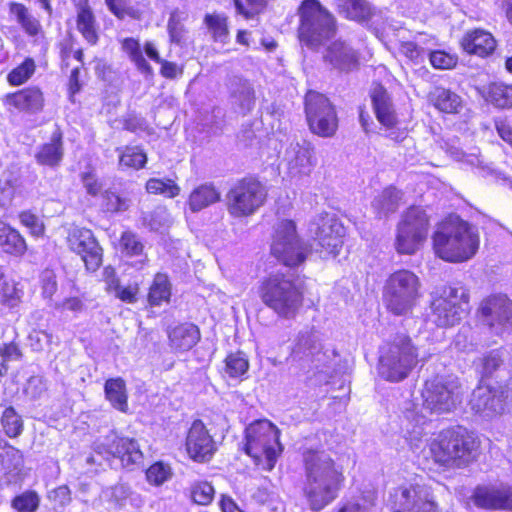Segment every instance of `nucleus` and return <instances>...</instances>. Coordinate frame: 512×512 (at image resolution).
<instances>
[{
  "instance_id": "nucleus-1",
  "label": "nucleus",
  "mask_w": 512,
  "mask_h": 512,
  "mask_svg": "<svg viewBox=\"0 0 512 512\" xmlns=\"http://www.w3.org/2000/svg\"><path fill=\"white\" fill-rule=\"evenodd\" d=\"M301 467V495L311 511L320 512L333 503L344 489V466L326 450L307 448L301 452Z\"/></svg>"
},
{
  "instance_id": "nucleus-2",
  "label": "nucleus",
  "mask_w": 512,
  "mask_h": 512,
  "mask_svg": "<svg viewBox=\"0 0 512 512\" xmlns=\"http://www.w3.org/2000/svg\"><path fill=\"white\" fill-rule=\"evenodd\" d=\"M427 448L433 464L442 470L464 469L477 461L481 440L463 426H450L434 434Z\"/></svg>"
},
{
  "instance_id": "nucleus-3",
  "label": "nucleus",
  "mask_w": 512,
  "mask_h": 512,
  "mask_svg": "<svg viewBox=\"0 0 512 512\" xmlns=\"http://www.w3.org/2000/svg\"><path fill=\"white\" fill-rule=\"evenodd\" d=\"M256 294L280 319L293 320L304 307V284L280 271L263 276L257 283Z\"/></svg>"
},
{
  "instance_id": "nucleus-4",
  "label": "nucleus",
  "mask_w": 512,
  "mask_h": 512,
  "mask_svg": "<svg viewBox=\"0 0 512 512\" xmlns=\"http://www.w3.org/2000/svg\"><path fill=\"white\" fill-rule=\"evenodd\" d=\"M477 230L460 217L447 218L432 235L434 253L449 263H462L471 259L479 249Z\"/></svg>"
},
{
  "instance_id": "nucleus-5",
  "label": "nucleus",
  "mask_w": 512,
  "mask_h": 512,
  "mask_svg": "<svg viewBox=\"0 0 512 512\" xmlns=\"http://www.w3.org/2000/svg\"><path fill=\"white\" fill-rule=\"evenodd\" d=\"M280 429L268 419L251 422L244 430L243 451L263 471L274 469L283 452Z\"/></svg>"
},
{
  "instance_id": "nucleus-6",
  "label": "nucleus",
  "mask_w": 512,
  "mask_h": 512,
  "mask_svg": "<svg viewBox=\"0 0 512 512\" xmlns=\"http://www.w3.org/2000/svg\"><path fill=\"white\" fill-rule=\"evenodd\" d=\"M311 252V246L299 235L293 219L277 222L271 236L269 253L280 265L296 269L307 261Z\"/></svg>"
},
{
  "instance_id": "nucleus-7",
  "label": "nucleus",
  "mask_w": 512,
  "mask_h": 512,
  "mask_svg": "<svg viewBox=\"0 0 512 512\" xmlns=\"http://www.w3.org/2000/svg\"><path fill=\"white\" fill-rule=\"evenodd\" d=\"M419 277L408 269H398L386 279L383 303L394 316H408L413 313L420 297Z\"/></svg>"
},
{
  "instance_id": "nucleus-8",
  "label": "nucleus",
  "mask_w": 512,
  "mask_h": 512,
  "mask_svg": "<svg viewBox=\"0 0 512 512\" xmlns=\"http://www.w3.org/2000/svg\"><path fill=\"white\" fill-rule=\"evenodd\" d=\"M418 363V350L409 335L396 334L388 340L379 357V369L389 382H400L408 377Z\"/></svg>"
},
{
  "instance_id": "nucleus-9",
  "label": "nucleus",
  "mask_w": 512,
  "mask_h": 512,
  "mask_svg": "<svg viewBox=\"0 0 512 512\" xmlns=\"http://www.w3.org/2000/svg\"><path fill=\"white\" fill-rule=\"evenodd\" d=\"M266 184L257 175L248 174L238 180L226 193V208L233 218H248L268 201Z\"/></svg>"
},
{
  "instance_id": "nucleus-10",
  "label": "nucleus",
  "mask_w": 512,
  "mask_h": 512,
  "mask_svg": "<svg viewBox=\"0 0 512 512\" xmlns=\"http://www.w3.org/2000/svg\"><path fill=\"white\" fill-rule=\"evenodd\" d=\"M430 229V218L419 206L408 207L397 225L395 250L401 255L415 254L425 243Z\"/></svg>"
},
{
  "instance_id": "nucleus-11",
  "label": "nucleus",
  "mask_w": 512,
  "mask_h": 512,
  "mask_svg": "<svg viewBox=\"0 0 512 512\" xmlns=\"http://www.w3.org/2000/svg\"><path fill=\"white\" fill-rule=\"evenodd\" d=\"M122 51L128 56L136 69L146 77L154 76V69L144 57L143 52L153 62L160 65L159 74L165 79H175L183 74V68L177 63L162 59L156 45L146 41L143 47L139 39L125 37L120 41Z\"/></svg>"
},
{
  "instance_id": "nucleus-12",
  "label": "nucleus",
  "mask_w": 512,
  "mask_h": 512,
  "mask_svg": "<svg viewBox=\"0 0 512 512\" xmlns=\"http://www.w3.org/2000/svg\"><path fill=\"white\" fill-rule=\"evenodd\" d=\"M303 12L298 14V39L309 48H317L326 40L332 38L337 31L335 17L322 5L312 9L310 5H303Z\"/></svg>"
},
{
  "instance_id": "nucleus-13",
  "label": "nucleus",
  "mask_w": 512,
  "mask_h": 512,
  "mask_svg": "<svg viewBox=\"0 0 512 512\" xmlns=\"http://www.w3.org/2000/svg\"><path fill=\"white\" fill-rule=\"evenodd\" d=\"M477 321L492 335L512 332V300L505 293H491L483 297L476 308Z\"/></svg>"
},
{
  "instance_id": "nucleus-14",
  "label": "nucleus",
  "mask_w": 512,
  "mask_h": 512,
  "mask_svg": "<svg viewBox=\"0 0 512 512\" xmlns=\"http://www.w3.org/2000/svg\"><path fill=\"white\" fill-rule=\"evenodd\" d=\"M469 298L459 295L458 289L444 287L440 293L432 296L430 301V315L438 328H451L458 325L467 315Z\"/></svg>"
},
{
  "instance_id": "nucleus-15",
  "label": "nucleus",
  "mask_w": 512,
  "mask_h": 512,
  "mask_svg": "<svg viewBox=\"0 0 512 512\" xmlns=\"http://www.w3.org/2000/svg\"><path fill=\"white\" fill-rule=\"evenodd\" d=\"M315 226V251L322 259L336 258L345 243L346 227L334 214L323 212L312 223Z\"/></svg>"
},
{
  "instance_id": "nucleus-16",
  "label": "nucleus",
  "mask_w": 512,
  "mask_h": 512,
  "mask_svg": "<svg viewBox=\"0 0 512 512\" xmlns=\"http://www.w3.org/2000/svg\"><path fill=\"white\" fill-rule=\"evenodd\" d=\"M512 402V389L506 382L492 386L480 384L473 392L470 406L478 415L493 418L501 415Z\"/></svg>"
},
{
  "instance_id": "nucleus-17",
  "label": "nucleus",
  "mask_w": 512,
  "mask_h": 512,
  "mask_svg": "<svg viewBox=\"0 0 512 512\" xmlns=\"http://www.w3.org/2000/svg\"><path fill=\"white\" fill-rule=\"evenodd\" d=\"M455 385L443 376L435 375L424 382L422 405L430 413L443 414L452 411L457 404Z\"/></svg>"
},
{
  "instance_id": "nucleus-18",
  "label": "nucleus",
  "mask_w": 512,
  "mask_h": 512,
  "mask_svg": "<svg viewBox=\"0 0 512 512\" xmlns=\"http://www.w3.org/2000/svg\"><path fill=\"white\" fill-rule=\"evenodd\" d=\"M187 457L199 464L209 463L218 447L210 430L201 419H195L188 428L184 441Z\"/></svg>"
},
{
  "instance_id": "nucleus-19",
  "label": "nucleus",
  "mask_w": 512,
  "mask_h": 512,
  "mask_svg": "<svg viewBox=\"0 0 512 512\" xmlns=\"http://www.w3.org/2000/svg\"><path fill=\"white\" fill-rule=\"evenodd\" d=\"M387 505L390 512H442L434 499L420 497L418 484L395 487L389 495Z\"/></svg>"
},
{
  "instance_id": "nucleus-20",
  "label": "nucleus",
  "mask_w": 512,
  "mask_h": 512,
  "mask_svg": "<svg viewBox=\"0 0 512 512\" xmlns=\"http://www.w3.org/2000/svg\"><path fill=\"white\" fill-rule=\"evenodd\" d=\"M304 109L309 128H337L338 116L326 95L308 90L304 96Z\"/></svg>"
},
{
  "instance_id": "nucleus-21",
  "label": "nucleus",
  "mask_w": 512,
  "mask_h": 512,
  "mask_svg": "<svg viewBox=\"0 0 512 512\" xmlns=\"http://www.w3.org/2000/svg\"><path fill=\"white\" fill-rule=\"evenodd\" d=\"M104 453L110 461L117 460L120 466L133 470L142 465L143 451L135 438L115 435L103 445Z\"/></svg>"
},
{
  "instance_id": "nucleus-22",
  "label": "nucleus",
  "mask_w": 512,
  "mask_h": 512,
  "mask_svg": "<svg viewBox=\"0 0 512 512\" xmlns=\"http://www.w3.org/2000/svg\"><path fill=\"white\" fill-rule=\"evenodd\" d=\"M498 43L495 36L484 28H472L467 30L459 40V47L468 56L481 59L491 57Z\"/></svg>"
},
{
  "instance_id": "nucleus-23",
  "label": "nucleus",
  "mask_w": 512,
  "mask_h": 512,
  "mask_svg": "<svg viewBox=\"0 0 512 512\" xmlns=\"http://www.w3.org/2000/svg\"><path fill=\"white\" fill-rule=\"evenodd\" d=\"M2 103L11 111L37 113L43 109L45 99L41 88L33 85L5 94Z\"/></svg>"
},
{
  "instance_id": "nucleus-24",
  "label": "nucleus",
  "mask_w": 512,
  "mask_h": 512,
  "mask_svg": "<svg viewBox=\"0 0 512 512\" xmlns=\"http://www.w3.org/2000/svg\"><path fill=\"white\" fill-rule=\"evenodd\" d=\"M471 500L484 510H512V488L479 485L473 490Z\"/></svg>"
},
{
  "instance_id": "nucleus-25",
  "label": "nucleus",
  "mask_w": 512,
  "mask_h": 512,
  "mask_svg": "<svg viewBox=\"0 0 512 512\" xmlns=\"http://www.w3.org/2000/svg\"><path fill=\"white\" fill-rule=\"evenodd\" d=\"M324 61L340 73L352 72L360 66L358 51L341 40H336L328 46Z\"/></svg>"
},
{
  "instance_id": "nucleus-26",
  "label": "nucleus",
  "mask_w": 512,
  "mask_h": 512,
  "mask_svg": "<svg viewBox=\"0 0 512 512\" xmlns=\"http://www.w3.org/2000/svg\"><path fill=\"white\" fill-rule=\"evenodd\" d=\"M369 96L378 122L385 128H394L399 122L398 114L384 85L373 82Z\"/></svg>"
},
{
  "instance_id": "nucleus-27",
  "label": "nucleus",
  "mask_w": 512,
  "mask_h": 512,
  "mask_svg": "<svg viewBox=\"0 0 512 512\" xmlns=\"http://www.w3.org/2000/svg\"><path fill=\"white\" fill-rule=\"evenodd\" d=\"M2 449L0 465L3 469L4 484L6 486L21 484L25 479L23 452L7 441H4Z\"/></svg>"
},
{
  "instance_id": "nucleus-28",
  "label": "nucleus",
  "mask_w": 512,
  "mask_h": 512,
  "mask_svg": "<svg viewBox=\"0 0 512 512\" xmlns=\"http://www.w3.org/2000/svg\"><path fill=\"white\" fill-rule=\"evenodd\" d=\"M169 346L177 352H187L201 339L200 328L192 322H182L167 329Z\"/></svg>"
},
{
  "instance_id": "nucleus-29",
  "label": "nucleus",
  "mask_w": 512,
  "mask_h": 512,
  "mask_svg": "<svg viewBox=\"0 0 512 512\" xmlns=\"http://www.w3.org/2000/svg\"><path fill=\"white\" fill-rule=\"evenodd\" d=\"M75 24L77 31L88 45L96 46L98 44L100 40L99 24L88 0H81L76 4Z\"/></svg>"
},
{
  "instance_id": "nucleus-30",
  "label": "nucleus",
  "mask_w": 512,
  "mask_h": 512,
  "mask_svg": "<svg viewBox=\"0 0 512 512\" xmlns=\"http://www.w3.org/2000/svg\"><path fill=\"white\" fill-rule=\"evenodd\" d=\"M28 244L22 233L8 223L0 224V251L8 256L22 257Z\"/></svg>"
},
{
  "instance_id": "nucleus-31",
  "label": "nucleus",
  "mask_w": 512,
  "mask_h": 512,
  "mask_svg": "<svg viewBox=\"0 0 512 512\" xmlns=\"http://www.w3.org/2000/svg\"><path fill=\"white\" fill-rule=\"evenodd\" d=\"M427 100L441 113L457 114L462 109L461 97L454 91L443 86H435L427 94Z\"/></svg>"
},
{
  "instance_id": "nucleus-32",
  "label": "nucleus",
  "mask_w": 512,
  "mask_h": 512,
  "mask_svg": "<svg viewBox=\"0 0 512 512\" xmlns=\"http://www.w3.org/2000/svg\"><path fill=\"white\" fill-rule=\"evenodd\" d=\"M8 10L28 37L35 38L44 35L40 20L31 14L30 9L24 3L11 1L8 3Z\"/></svg>"
},
{
  "instance_id": "nucleus-33",
  "label": "nucleus",
  "mask_w": 512,
  "mask_h": 512,
  "mask_svg": "<svg viewBox=\"0 0 512 512\" xmlns=\"http://www.w3.org/2000/svg\"><path fill=\"white\" fill-rule=\"evenodd\" d=\"M221 200V193L212 183L196 186L189 194L187 205L191 212L197 213Z\"/></svg>"
},
{
  "instance_id": "nucleus-34",
  "label": "nucleus",
  "mask_w": 512,
  "mask_h": 512,
  "mask_svg": "<svg viewBox=\"0 0 512 512\" xmlns=\"http://www.w3.org/2000/svg\"><path fill=\"white\" fill-rule=\"evenodd\" d=\"M104 395L112 408L124 414L129 412L127 385L122 377L108 378L104 383Z\"/></svg>"
},
{
  "instance_id": "nucleus-35",
  "label": "nucleus",
  "mask_w": 512,
  "mask_h": 512,
  "mask_svg": "<svg viewBox=\"0 0 512 512\" xmlns=\"http://www.w3.org/2000/svg\"><path fill=\"white\" fill-rule=\"evenodd\" d=\"M40 165L56 167L63 158V135L60 130L52 133L48 142L43 143L35 155Z\"/></svg>"
},
{
  "instance_id": "nucleus-36",
  "label": "nucleus",
  "mask_w": 512,
  "mask_h": 512,
  "mask_svg": "<svg viewBox=\"0 0 512 512\" xmlns=\"http://www.w3.org/2000/svg\"><path fill=\"white\" fill-rule=\"evenodd\" d=\"M23 296L20 283L0 270V306L8 310L16 309L21 305Z\"/></svg>"
},
{
  "instance_id": "nucleus-37",
  "label": "nucleus",
  "mask_w": 512,
  "mask_h": 512,
  "mask_svg": "<svg viewBox=\"0 0 512 512\" xmlns=\"http://www.w3.org/2000/svg\"><path fill=\"white\" fill-rule=\"evenodd\" d=\"M337 12L344 18L358 23L372 19L374 10L367 0H335Z\"/></svg>"
},
{
  "instance_id": "nucleus-38",
  "label": "nucleus",
  "mask_w": 512,
  "mask_h": 512,
  "mask_svg": "<svg viewBox=\"0 0 512 512\" xmlns=\"http://www.w3.org/2000/svg\"><path fill=\"white\" fill-rule=\"evenodd\" d=\"M172 295V286L168 276L164 273H156L149 285L147 302L150 307H159L169 303Z\"/></svg>"
},
{
  "instance_id": "nucleus-39",
  "label": "nucleus",
  "mask_w": 512,
  "mask_h": 512,
  "mask_svg": "<svg viewBox=\"0 0 512 512\" xmlns=\"http://www.w3.org/2000/svg\"><path fill=\"white\" fill-rule=\"evenodd\" d=\"M485 99L499 108H512V84L490 82L484 92Z\"/></svg>"
},
{
  "instance_id": "nucleus-40",
  "label": "nucleus",
  "mask_w": 512,
  "mask_h": 512,
  "mask_svg": "<svg viewBox=\"0 0 512 512\" xmlns=\"http://www.w3.org/2000/svg\"><path fill=\"white\" fill-rule=\"evenodd\" d=\"M187 495L189 500L199 506L210 505L215 498V488L213 484L206 479H197L190 483Z\"/></svg>"
},
{
  "instance_id": "nucleus-41",
  "label": "nucleus",
  "mask_w": 512,
  "mask_h": 512,
  "mask_svg": "<svg viewBox=\"0 0 512 512\" xmlns=\"http://www.w3.org/2000/svg\"><path fill=\"white\" fill-rule=\"evenodd\" d=\"M36 70L37 64L35 59L27 56L7 73L6 81L11 87L22 86L33 77Z\"/></svg>"
},
{
  "instance_id": "nucleus-42",
  "label": "nucleus",
  "mask_w": 512,
  "mask_h": 512,
  "mask_svg": "<svg viewBox=\"0 0 512 512\" xmlns=\"http://www.w3.org/2000/svg\"><path fill=\"white\" fill-rule=\"evenodd\" d=\"M97 241L94 232L86 227H72L66 236L67 247L74 254Z\"/></svg>"
},
{
  "instance_id": "nucleus-43",
  "label": "nucleus",
  "mask_w": 512,
  "mask_h": 512,
  "mask_svg": "<svg viewBox=\"0 0 512 512\" xmlns=\"http://www.w3.org/2000/svg\"><path fill=\"white\" fill-rule=\"evenodd\" d=\"M118 152L119 166L122 169L140 170L147 163L146 153L138 146H125L118 149Z\"/></svg>"
},
{
  "instance_id": "nucleus-44",
  "label": "nucleus",
  "mask_w": 512,
  "mask_h": 512,
  "mask_svg": "<svg viewBox=\"0 0 512 512\" xmlns=\"http://www.w3.org/2000/svg\"><path fill=\"white\" fill-rule=\"evenodd\" d=\"M272 0H232L236 14L245 20H253L264 14Z\"/></svg>"
},
{
  "instance_id": "nucleus-45",
  "label": "nucleus",
  "mask_w": 512,
  "mask_h": 512,
  "mask_svg": "<svg viewBox=\"0 0 512 512\" xmlns=\"http://www.w3.org/2000/svg\"><path fill=\"white\" fill-rule=\"evenodd\" d=\"M99 206L103 213L114 215L127 211L130 207V200L115 191L107 189L101 194Z\"/></svg>"
},
{
  "instance_id": "nucleus-46",
  "label": "nucleus",
  "mask_w": 512,
  "mask_h": 512,
  "mask_svg": "<svg viewBox=\"0 0 512 512\" xmlns=\"http://www.w3.org/2000/svg\"><path fill=\"white\" fill-rule=\"evenodd\" d=\"M148 194L161 195L165 198H175L180 194V186L170 178H149L145 183Z\"/></svg>"
},
{
  "instance_id": "nucleus-47",
  "label": "nucleus",
  "mask_w": 512,
  "mask_h": 512,
  "mask_svg": "<svg viewBox=\"0 0 512 512\" xmlns=\"http://www.w3.org/2000/svg\"><path fill=\"white\" fill-rule=\"evenodd\" d=\"M203 22L210 31L214 40L225 41L230 33L229 18L225 14L207 13L203 18Z\"/></svg>"
},
{
  "instance_id": "nucleus-48",
  "label": "nucleus",
  "mask_w": 512,
  "mask_h": 512,
  "mask_svg": "<svg viewBox=\"0 0 512 512\" xmlns=\"http://www.w3.org/2000/svg\"><path fill=\"white\" fill-rule=\"evenodd\" d=\"M0 424L4 434L12 439L19 437L24 430V421L13 406H8L3 410Z\"/></svg>"
},
{
  "instance_id": "nucleus-49",
  "label": "nucleus",
  "mask_w": 512,
  "mask_h": 512,
  "mask_svg": "<svg viewBox=\"0 0 512 512\" xmlns=\"http://www.w3.org/2000/svg\"><path fill=\"white\" fill-rule=\"evenodd\" d=\"M249 360L244 352H230L224 359V371L230 378H241L249 370Z\"/></svg>"
},
{
  "instance_id": "nucleus-50",
  "label": "nucleus",
  "mask_w": 512,
  "mask_h": 512,
  "mask_svg": "<svg viewBox=\"0 0 512 512\" xmlns=\"http://www.w3.org/2000/svg\"><path fill=\"white\" fill-rule=\"evenodd\" d=\"M80 257L88 273H95L103 264L104 250L99 241L75 253Z\"/></svg>"
},
{
  "instance_id": "nucleus-51",
  "label": "nucleus",
  "mask_w": 512,
  "mask_h": 512,
  "mask_svg": "<svg viewBox=\"0 0 512 512\" xmlns=\"http://www.w3.org/2000/svg\"><path fill=\"white\" fill-rule=\"evenodd\" d=\"M480 362L481 382L486 383L504 364L503 353L501 349L490 350L481 357Z\"/></svg>"
},
{
  "instance_id": "nucleus-52",
  "label": "nucleus",
  "mask_w": 512,
  "mask_h": 512,
  "mask_svg": "<svg viewBox=\"0 0 512 512\" xmlns=\"http://www.w3.org/2000/svg\"><path fill=\"white\" fill-rule=\"evenodd\" d=\"M40 506V496L35 490H26L11 499V507L16 512H36Z\"/></svg>"
},
{
  "instance_id": "nucleus-53",
  "label": "nucleus",
  "mask_w": 512,
  "mask_h": 512,
  "mask_svg": "<svg viewBox=\"0 0 512 512\" xmlns=\"http://www.w3.org/2000/svg\"><path fill=\"white\" fill-rule=\"evenodd\" d=\"M430 65L436 70H453L459 63L456 53L444 49L431 50L428 53Z\"/></svg>"
},
{
  "instance_id": "nucleus-54",
  "label": "nucleus",
  "mask_w": 512,
  "mask_h": 512,
  "mask_svg": "<svg viewBox=\"0 0 512 512\" xmlns=\"http://www.w3.org/2000/svg\"><path fill=\"white\" fill-rule=\"evenodd\" d=\"M104 2L109 12L118 20L140 18V12L131 6L130 0H104Z\"/></svg>"
},
{
  "instance_id": "nucleus-55",
  "label": "nucleus",
  "mask_w": 512,
  "mask_h": 512,
  "mask_svg": "<svg viewBox=\"0 0 512 512\" xmlns=\"http://www.w3.org/2000/svg\"><path fill=\"white\" fill-rule=\"evenodd\" d=\"M121 252L129 257L140 256L144 253V244L132 231H123L119 238Z\"/></svg>"
},
{
  "instance_id": "nucleus-56",
  "label": "nucleus",
  "mask_w": 512,
  "mask_h": 512,
  "mask_svg": "<svg viewBox=\"0 0 512 512\" xmlns=\"http://www.w3.org/2000/svg\"><path fill=\"white\" fill-rule=\"evenodd\" d=\"M18 219L23 227L33 237H43L45 234L44 222L31 210H22L18 213Z\"/></svg>"
},
{
  "instance_id": "nucleus-57",
  "label": "nucleus",
  "mask_w": 512,
  "mask_h": 512,
  "mask_svg": "<svg viewBox=\"0 0 512 512\" xmlns=\"http://www.w3.org/2000/svg\"><path fill=\"white\" fill-rule=\"evenodd\" d=\"M171 476V468L162 461H157L151 464L146 470V479L148 483L153 486H160L164 484L171 478Z\"/></svg>"
},
{
  "instance_id": "nucleus-58",
  "label": "nucleus",
  "mask_w": 512,
  "mask_h": 512,
  "mask_svg": "<svg viewBox=\"0 0 512 512\" xmlns=\"http://www.w3.org/2000/svg\"><path fill=\"white\" fill-rule=\"evenodd\" d=\"M231 98L233 99V105L242 113L251 111L256 101L255 92L252 87H243L233 91Z\"/></svg>"
},
{
  "instance_id": "nucleus-59",
  "label": "nucleus",
  "mask_w": 512,
  "mask_h": 512,
  "mask_svg": "<svg viewBox=\"0 0 512 512\" xmlns=\"http://www.w3.org/2000/svg\"><path fill=\"white\" fill-rule=\"evenodd\" d=\"M398 51L408 62L415 65L423 62L425 58V49L414 41H402L399 44Z\"/></svg>"
},
{
  "instance_id": "nucleus-60",
  "label": "nucleus",
  "mask_w": 512,
  "mask_h": 512,
  "mask_svg": "<svg viewBox=\"0 0 512 512\" xmlns=\"http://www.w3.org/2000/svg\"><path fill=\"white\" fill-rule=\"evenodd\" d=\"M374 207L378 214L396 212L398 209V197L395 190L386 189L375 199Z\"/></svg>"
},
{
  "instance_id": "nucleus-61",
  "label": "nucleus",
  "mask_w": 512,
  "mask_h": 512,
  "mask_svg": "<svg viewBox=\"0 0 512 512\" xmlns=\"http://www.w3.org/2000/svg\"><path fill=\"white\" fill-rule=\"evenodd\" d=\"M41 294L46 299H51L58 290L56 273L51 269H45L40 276Z\"/></svg>"
},
{
  "instance_id": "nucleus-62",
  "label": "nucleus",
  "mask_w": 512,
  "mask_h": 512,
  "mask_svg": "<svg viewBox=\"0 0 512 512\" xmlns=\"http://www.w3.org/2000/svg\"><path fill=\"white\" fill-rule=\"evenodd\" d=\"M48 500L55 507L64 508L72 502V494L70 488L66 485H59L48 492Z\"/></svg>"
},
{
  "instance_id": "nucleus-63",
  "label": "nucleus",
  "mask_w": 512,
  "mask_h": 512,
  "mask_svg": "<svg viewBox=\"0 0 512 512\" xmlns=\"http://www.w3.org/2000/svg\"><path fill=\"white\" fill-rule=\"evenodd\" d=\"M140 291V287L138 283H134L125 287H122L121 284L119 288L116 289L113 294L117 299L121 302L134 304L138 300V294Z\"/></svg>"
},
{
  "instance_id": "nucleus-64",
  "label": "nucleus",
  "mask_w": 512,
  "mask_h": 512,
  "mask_svg": "<svg viewBox=\"0 0 512 512\" xmlns=\"http://www.w3.org/2000/svg\"><path fill=\"white\" fill-rule=\"evenodd\" d=\"M81 179L87 194L92 197H101V194L103 193V185L100 179L94 173L85 172L83 173Z\"/></svg>"
}]
</instances>
